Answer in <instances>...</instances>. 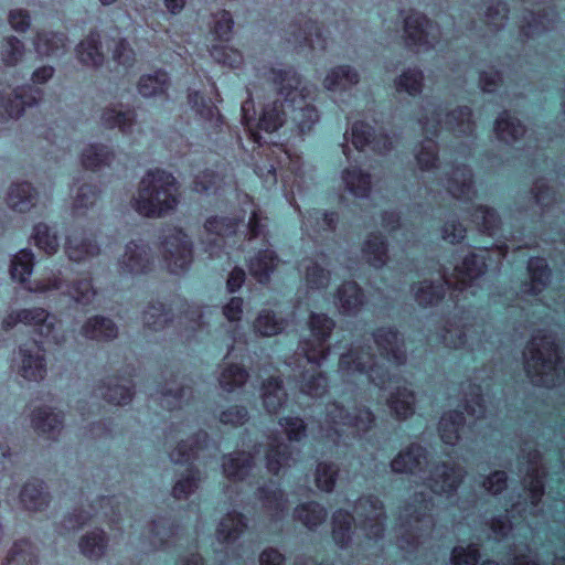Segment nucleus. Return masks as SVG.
I'll list each match as a JSON object with an SVG mask.
<instances>
[{
    "mask_svg": "<svg viewBox=\"0 0 565 565\" xmlns=\"http://www.w3.org/2000/svg\"><path fill=\"white\" fill-rule=\"evenodd\" d=\"M270 81L276 87L279 95L285 97L284 100L276 99L266 104L262 110L259 118H256V109L252 96L242 103L241 116L242 125L248 132V138L253 142V170L254 173L265 182H277V164L278 159L275 156L277 145H268L260 131L273 134L284 126L286 122L285 106L292 107L296 110V97H300V102L305 103V95L299 87L302 84V77L292 66L287 68L270 67Z\"/></svg>",
    "mask_w": 565,
    "mask_h": 565,
    "instance_id": "obj_1",
    "label": "nucleus"
},
{
    "mask_svg": "<svg viewBox=\"0 0 565 565\" xmlns=\"http://www.w3.org/2000/svg\"><path fill=\"white\" fill-rule=\"evenodd\" d=\"M179 196V185L174 175L156 168L148 170L142 177L132 206L141 216L159 218L177 209Z\"/></svg>",
    "mask_w": 565,
    "mask_h": 565,
    "instance_id": "obj_2",
    "label": "nucleus"
},
{
    "mask_svg": "<svg viewBox=\"0 0 565 565\" xmlns=\"http://www.w3.org/2000/svg\"><path fill=\"white\" fill-rule=\"evenodd\" d=\"M526 350L531 358V361H527L524 365L526 376L535 385H546L547 380L544 369L551 371L558 367L562 360L559 343L551 334L541 332L526 344Z\"/></svg>",
    "mask_w": 565,
    "mask_h": 565,
    "instance_id": "obj_3",
    "label": "nucleus"
},
{
    "mask_svg": "<svg viewBox=\"0 0 565 565\" xmlns=\"http://www.w3.org/2000/svg\"><path fill=\"white\" fill-rule=\"evenodd\" d=\"M307 327L310 337L299 341V349L308 363L320 366L329 354L327 343L335 328V321L327 313L311 311Z\"/></svg>",
    "mask_w": 565,
    "mask_h": 565,
    "instance_id": "obj_4",
    "label": "nucleus"
},
{
    "mask_svg": "<svg viewBox=\"0 0 565 565\" xmlns=\"http://www.w3.org/2000/svg\"><path fill=\"white\" fill-rule=\"evenodd\" d=\"M162 262L174 275L186 273L193 263V244L186 232L174 226L162 239Z\"/></svg>",
    "mask_w": 565,
    "mask_h": 565,
    "instance_id": "obj_5",
    "label": "nucleus"
},
{
    "mask_svg": "<svg viewBox=\"0 0 565 565\" xmlns=\"http://www.w3.org/2000/svg\"><path fill=\"white\" fill-rule=\"evenodd\" d=\"M343 373L367 375L373 377L379 387H384L392 380L387 367L373 362V354L362 347L350 348L341 353L338 361Z\"/></svg>",
    "mask_w": 565,
    "mask_h": 565,
    "instance_id": "obj_6",
    "label": "nucleus"
},
{
    "mask_svg": "<svg viewBox=\"0 0 565 565\" xmlns=\"http://www.w3.org/2000/svg\"><path fill=\"white\" fill-rule=\"evenodd\" d=\"M327 417L334 424L352 428L361 434L370 433L376 425V416L366 405H359L350 412L341 402L327 404Z\"/></svg>",
    "mask_w": 565,
    "mask_h": 565,
    "instance_id": "obj_7",
    "label": "nucleus"
},
{
    "mask_svg": "<svg viewBox=\"0 0 565 565\" xmlns=\"http://www.w3.org/2000/svg\"><path fill=\"white\" fill-rule=\"evenodd\" d=\"M463 479L465 472L457 463L439 461L431 468L426 486L433 493L451 499L457 495Z\"/></svg>",
    "mask_w": 565,
    "mask_h": 565,
    "instance_id": "obj_8",
    "label": "nucleus"
},
{
    "mask_svg": "<svg viewBox=\"0 0 565 565\" xmlns=\"http://www.w3.org/2000/svg\"><path fill=\"white\" fill-rule=\"evenodd\" d=\"M34 254L31 249L23 248L19 250L11 260V278L23 285V287L31 292H45L60 289L61 279L57 277L47 281L30 280L34 267Z\"/></svg>",
    "mask_w": 565,
    "mask_h": 565,
    "instance_id": "obj_9",
    "label": "nucleus"
},
{
    "mask_svg": "<svg viewBox=\"0 0 565 565\" xmlns=\"http://www.w3.org/2000/svg\"><path fill=\"white\" fill-rule=\"evenodd\" d=\"M19 374L29 382H40L47 373L45 348L42 341L26 340L19 347Z\"/></svg>",
    "mask_w": 565,
    "mask_h": 565,
    "instance_id": "obj_10",
    "label": "nucleus"
},
{
    "mask_svg": "<svg viewBox=\"0 0 565 565\" xmlns=\"http://www.w3.org/2000/svg\"><path fill=\"white\" fill-rule=\"evenodd\" d=\"M374 343L383 359L399 367L407 361V353L401 332L394 326H381L372 331Z\"/></svg>",
    "mask_w": 565,
    "mask_h": 565,
    "instance_id": "obj_11",
    "label": "nucleus"
},
{
    "mask_svg": "<svg viewBox=\"0 0 565 565\" xmlns=\"http://www.w3.org/2000/svg\"><path fill=\"white\" fill-rule=\"evenodd\" d=\"M42 96V89L25 84L17 86L9 95L0 93V121L20 118L25 108L39 104Z\"/></svg>",
    "mask_w": 565,
    "mask_h": 565,
    "instance_id": "obj_12",
    "label": "nucleus"
},
{
    "mask_svg": "<svg viewBox=\"0 0 565 565\" xmlns=\"http://www.w3.org/2000/svg\"><path fill=\"white\" fill-rule=\"evenodd\" d=\"M488 250L483 249L482 253L476 250L468 252L461 262L455 266L457 276V289L463 290L472 287L481 279L488 271Z\"/></svg>",
    "mask_w": 565,
    "mask_h": 565,
    "instance_id": "obj_13",
    "label": "nucleus"
},
{
    "mask_svg": "<svg viewBox=\"0 0 565 565\" xmlns=\"http://www.w3.org/2000/svg\"><path fill=\"white\" fill-rule=\"evenodd\" d=\"M118 263L124 273L136 277L147 276L154 269V258L150 248L135 241L126 245Z\"/></svg>",
    "mask_w": 565,
    "mask_h": 565,
    "instance_id": "obj_14",
    "label": "nucleus"
},
{
    "mask_svg": "<svg viewBox=\"0 0 565 565\" xmlns=\"http://www.w3.org/2000/svg\"><path fill=\"white\" fill-rule=\"evenodd\" d=\"M428 451L424 446L411 443L393 457L390 466L395 473L416 476L425 472Z\"/></svg>",
    "mask_w": 565,
    "mask_h": 565,
    "instance_id": "obj_15",
    "label": "nucleus"
},
{
    "mask_svg": "<svg viewBox=\"0 0 565 565\" xmlns=\"http://www.w3.org/2000/svg\"><path fill=\"white\" fill-rule=\"evenodd\" d=\"M447 289H457V285L447 279H424L412 285L414 300L423 309H431L441 305L446 298Z\"/></svg>",
    "mask_w": 565,
    "mask_h": 565,
    "instance_id": "obj_16",
    "label": "nucleus"
},
{
    "mask_svg": "<svg viewBox=\"0 0 565 565\" xmlns=\"http://www.w3.org/2000/svg\"><path fill=\"white\" fill-rule=\"evenodd\" d=\"M188 103L212 130V134L218 135L223 131L226 125L225 118L210 97H206L200 90H191L188 94Z\"/></svg>",
    "mask_w": 565,
    "mask_h": 565,
    "instance_id": "obj_17",
    "label": "nucleus"
},
{
    "mask_svg": "<svg viewBox=\"0 0 565 565\" xmlns=\"http://www.w3.org/2000/svg\"><path fill=\"white\" fill-rule=\"evenodd\" d=\"M434 25L435 22L425 13L411 10L403 21L406 44L416 47L430 46L428 40L429 29Z\"/></svg>",
    "mask_w": 565,
    "mask_h": 565,
    "instance_id": "obj_18",
    "label": "nucleus"
},
{
    "mask_svg": "<svg viewBox=\"0 0 565 565\" xmlns=\"http://www.w3.org/2000/svg\"><path fill=\"white\" fill-rule=\"evenodd\" d=\"M63 411L54 412L51 407L39 406L31 413V424L39 436L55 439L64 427Z\"/></svg>",
    "mask_w": 565,
    "mask_h": 565,
    "instance_id": "obj_19",
    "label": "nucleus"
},
{
    "mask_svg": "<svg viewBox=\"0 0 565 565\" xmlns=\"http://www.w3.org/2000/svg\"><path fill=\"white\" fill-rule=\"evenodd\" d=\"M280 258L278 254L270 248H259L247 260L249 274L260 285H268L271 276L278 268Z\"/></svg>",
    "mask_w": 565,
    "mask_h": 565,
    "instance_id": "obj_20",
    "label": "nucleus"
},
{
    "mask_svg": "<svg viewBox=\"0 0 565 565\" xmlns=\"http://www.w3.org/2000/svg\"><path fill=\"white\" fill-rule=\"evenodd\" d=\"M19 499L25 510L43 512L50 507L52 497L43 480L32 478L23 483Z\"/></svg>",
    "mask_w": 565,
    "mask_h": 565,
    "instance_id": "obj_21",
    "label": "nucleus"
},
{
    "mask_svg": "<svg viewBox=\"0 0 565 565\" xmlns=\"http://www.w3.org/2000/svg\"><path fill=\"white\" fill-rule=\"evenodd\" d=\"M361 252L369 265L375 269H383L390 260V244L386 236L380 231L366 235L362 242Z\"/></svg>",
    "mask_w": 565,
    "mask_h": 565,
    "instance_id": "obj_22",
    "label": "nucleus"
},
{
    "mask_svg": "<svg viewBox=\"0 0 565 565\" xmlns=\"http://www.w3.org/2000/svg\"><path fill=\"white\" fill-rule=\"evenodd\" d=\"M119 376L111 375L100 380L96 388L102 393V397L110 405L126 406L135 397V385L132 380H128V385L118 383Z\"/></svg>",
    "mask_w": 565,
    "mask_h": 565,
    "instance_id": "obj_23",
    "label": "nucleus"
},
{
    "mask_svg": "<svg viewBox=\"0 0 565 565\" xmlns=\"http://www.w3.org/2000/svg\"><path fill=\"white\" fill-rule=\"evenodd\" d=\"M526 271L530 280L522 282V290L530 296L536 297L548 286L552 278V269L545 258L536 256L529 259Z\"/></svg>",
    "mask_w": 565,
    "mask_h": 565,
    "instance_id": "obj_24",
    "label": "nucleus"
},
{
    "mask_svg": "<svg viewBox=\"0 0 565 565\" xmlns=\"http://www.w3.org/2000/svg\"><path fill=\"white\" fill-rule=\"evenodd\" d=\"M466 426L465 412L458 408L445 412L437 426L441 443L446 446H455L461 439V433Z\"/></svg>",
    "mask_w": 565,
    "mask_h": 565,
    "instance_id": "obj_25",
    "label": "nucleus"
},
{
    "mask_svg": "<svg viewBox=\"0 0 565 565\" xmlns=\"http://www.w3.org/2000/svg\"><path fill=\"white\" fill-rule=\"evenodd\" d=\"M79 333L87 340L110 342L118 337V327L113 319L95 315L85 320Z\"/></svg>",
    "mask_w": 565,
    "mask_h": 565,
    "instance_id": "obj_26",
    "label": "nucleus"
},
{
    "mask_svg": "<svg viewBox=\"0 0 565 565\" xmlns=\"http://www.w3.org/2000/svg\"><path fill=\"white\" fill-rule=\"evenodd\" d=\"M493 131L499 141L513 143L524 137L526 127L510 110L504 109L493 120Z\"/></svg>",
    "mask_w": 565,
    "mask_h": 565,
    "instance_id": "obj_27",
    "label": "nucleus"
},
{
    "mask_svg": "<svg viewBox=\"0 0 565 565\" xmlns=\"http://www.w3.org/2000/svg\"><path fill=\"white\" fill-rule=\"evenodd\" d=\"M386 405L392 416L404 422L413 417L416 412V396L407 386H397L386 398Z\"/></svg>",
    "mask_w": 565,
    "mask_h": 565,
    "instance_id": "obj_28",
    "label": "nucleus"
},
{
    "mask_svg": "<svg viewBox=\"0 0 565 565\" xmlns=\"http://www.w3.org/2000/svg\"><path fill=\"white\" fill-rule=\"evenodd\" d=\"M335 300L345 316H355L365 303V294L355 280H344L335 290Z\"/></svg>",
    "mask_w": 565,
    "mask_h": 565,
    "instance_id": "obj_29",
    "label": "nucleus"
},
{
    "mask_svg": "<svg viewBox=\"0 0 565 565\" xmlns=\"http://www.w3.org/2000/svg\"><path fill=\"white\" fill-rule=\"evenodd\" d=\"M360 82L359 72L348 64H341L331 67L323 81L322 85L328 92H348Z\"/></svg>",
    "mask_w": 565,
    "mask_h": 565,
    "instance_id": "obj_30",
    "label": "nucleus"
},
{
    "mask_svg": "<svg viewBox=\"0 0 565 565\" xmlns=\"http://www.w3.org/2000/svg\"><path fill=\"white\" fill-rule=\"evenodd\" d=\"M76 56L82 65L100 67L104 64L105 56L102 50L100 34L97 30H92L82 39L75 47Z\"/></svg>",
    "mask_w": 565,
    "mask_h": 565,
    "instance_id": "obj_31",
    "label": "nucleus"
},
{
    "mask_svg": "<svg viewBox=\"0 0 565 565\" xmlns=\"http://www.w3.org/2000/svg\"><path fill=\"white\" fill-rule=\"evenodd\" d=\"M292 516L308 531L315 532L327 521L328 510L320 502L310 500L297 504Z\"/></svg>",
    "mask_w": 565,
    "mask_h": 565,
    "instance_id": "obj_32",
    "label": "nucleus"
},
{
    "mask_svg": "<svg viewBox=\"0 0 565 565\" xmlns=\"http://www.w3.org/2000/svg\"><path fill=\"white\" fill-rule=\"evenodd\" d=\"M292 35L300 47L313 50L317 46L321 51L327 49L328 36L323 25L317 20L307 19Z\"/></svg>",
    "mask_w": 565,
    "mask_h": 565,
    "instance_id": "obj_33",
    "label": "nucleus"
},
{
    "mask_svg": "<svg viewBox=\"0 0 565 565\" xmlns=\"http://www.w3.org/2000/svg\"><path fill=\"white\" fill-rule=\"evenodd\" d=\"M170 76L162 68L156 70L152 74H143L137 83L138 93L145 98L168 97L170 88Z\"/></svg>",
    "mask_w": 565,
    "mask_h": 565,
    "instance_id": "obj_34",
    "label": "nucleus"
},
{
    "mask_svg": "<svg viewBox=\"0 0 565 565\" xmlns=\"http://www.w3.org/2000/svg\"><path fill=\"white\" fill-rule=\"evenodd\" d=\"M265 449L264 461L265 468L273 477H280L285 466L291 458V449L288 444L279 440L274 436Z\"/></svg>",
    "mask_w": 565,
    "mask_h": 565,
    "instance_id": "obj_35",
    "label": "nucleus"
},
{
    "mask_svg": "<svg viewBox=\"0 0 565 565\" xmlns=\"http://www.w3.org/2000/svg\"><path fill=\"white\" fill-rule=\"evenodd\" d=\"M248 522L244 513L232 510L227 512L216 526V536L222 543L235 542L247 530Z\"/></svg>",
    "mask_w": 565,
    "mask_h": 565,
    "instance_id": "obj_36",
    "label": "nucleus"
},
{
    "mask_svg": "<svg viewBox=\"0 0 565 565\" xmlns=\"http://www.w3.org/2000/svg\"><path fill=\"white\" fill-rule=\"evenodd\" d=\"M354 518L345 509H338L331 519V536L334 544L340 548H347L352 541Z\"/></svg>",
    "mask_w": 565,
    "mask_h": 565,
    "instance_id": "obj_37",
    "label": "nucleus"
},
{
    "mask_svg": "<svg viewBox=\"0 0 565 565\" xmlns=\"http://www.w3.org/2000/svg\"><path fill=\"white\" fill-rule=\"evenodd\" d=\"M115 153L113 149L103 143H90L81 152V163L85 170L97 172L102 168L110 167Z\"/></svg>",
    "mask_w": 565,
    "mask_h": 565,
    "instance_id": "obj_38",
    "label": "nucleus"
},
{
    "mask_svg": "<svg viewBox=\"0 0 565 565\" xmlns=\"http://www.w3.org/2000/svg\"><path fill=\"white\" fill-rule=\"evenodd\" d=\"M223 473L230 481H244L254 466L253 456L241 451L236 455H223Z\"/></svg>",
    "mask_w": 565,
    "mask_h": 565,
    "instance_id": "obj_39",
    "label": "nucleus"
},
{
    "mask_svg": "<svg viewBox=\"0 0 565 565\" xmlns=\"http://www.w3.org/2000/svg\"><path fill=\"white\" fill-rule=\"evenodd\" d=\"M341 178L347 190L358 199H366L372 191V178L360 167H350L342 170Z\"/></svg>",
    "mask_w": 565,
    "mask_h": 565,
    "instance_id": "obj_40",
    "label": "nucleus"
},
{
    "mask_svg": "<svg viewBox=\"0 0 565 565\" xmlns=\"http://www.w3.org/2000/svg\"><path fill=\"white\" fill-rule=\"evenodd\" d=\"M17 312L20 323L34 327L40 335L49 338L54 331L55 323L46 309L41 307H33L20 309L17 310Z\"/></svg>",
    "mask_w": 565,
    "mask_h": 565,
    "instance_id": "obj_41",
    "label": "nucleus"
},
{
    "mask_svg": "<svg viewBox=\"0 0 565 565\" xmlns=\"http://www.w3.org/2000/svg\"><path fill=\"white\" fill-rule=\"evenodd\" d=\"M38 192L30 182L14 183L8 192V205L15 212L25 213L35 206Z\"/></svg>",
    "mask_w": 565,
    "mask_h": 565,
    "instance_id": "obj_42",
    "label": "nucleus"
},
{
    "mask_svg": "<svg viewBox=\"0 0 565 565\" xmlns=\"http://www.w3.org/2000/svg\"><path fill=\"white\" fill-rule=\"evenodd\" d=\"M137 113L134 108L117 110L115 107H105L100 114V121L106 129H119L124 135L130 134L136 125Z\"/></svg>",
    "mask_w": 565,
    "mask_h": 565,
    "instance_id": "obj_43",
    "label": "nucleus"
},
{
    "mask_svg": "<svg viewBox=\"0 0 565 565\" xmlns=\"http://www.w3.org/2000/svg\"><path fill=\"white\" fill-rule=\"evenodd\" d=\"M100 247L94 237L78 238L70 235L65 241V253L70 260L81 263L89 257L97 256Z\"/></svg>",
    "mask_w": 565,
    "mask_h": 565,
    "instance_id": "obj_44",
    "label": "nucleus"
},
{
    "mask_svg": "<svg viewBox=\"0 0 565 565\" xmlns=\"http://www.w3.org/2000/svg\"><path fill=\"white\" fill-rule=\"evenodd\" d=\"M81 553L90 561L100 559L108 548V536L102 529L87 532L78 541Z\"/></svg>",
    "mask_w": 565,
    "mask_h": 565,
    "instance_id": "obj_45",
    "label": "nucleus"
},
{
    "mask_svg": "<svg viewBox=\"0 0 565 565\" xmlns=\"http://www.w3.org/2000/svg\"><path fill=\"white\" fill-rule=\"evenodd\" d=\"M253 330L255 333L264 338H270L280 334L286 321L271 309H262L253 321Z\"/></svg>",
    "mask_w": 565,
    "mask_h": 565,
    "instance_id": "obj_46",
    "label": "nucleus"
},
{
    "mask_svg": "<svg viewBox=\"0 0 565 565\" xmlns=\"http://www.w3.org/2000/svg\"><path fill=\"white\" fill-rule=\"evenodd\" d=\"M425 76L420 67H408L395 79L394 86L398 93H405L411 97H418L424 89Z\"/></svg>",
    "mask_w": 565,
    "mask_h": 565,
    "instance_id": "obj_47",
    "label": "nucleus"
},
{
    "mask_svg": "<svg viewBox=\"0 0 565 565\" xmlns=\"http://www.w3.org/2000/svg\"><path fill=\"white\" fill-rule=\"evenodd\" d=\"M143 324L151 331H161L172 321L171 309L162 301H150L142 312Z\"/></svg>",
    "mask_w": 565,
    "mask_h": 565,
    "instance_id": "obj_48",
    "label": "nucleus"
},
{
    "mask_svg": "<svg viewBox=\"0 0 565 565\" xmlns=\"http://www.w3.org/2000/svg\"><path fill=\"white\" fill-rule=\"evenodd\" d=\"M329 381L324 372L303 371L299 375L300 393L312 398H322L328 392Z\"/></svg>",
    "mask_w": 565,
    "mask_h": 565,
    "instance_id": "obj_49",
    "label": "nucleus"
},
{
    "mask_svg": "<svg viewBox=\"0 0 565 565\" xmlns=\"http://www.w3.org/2000/svg\"><path fill=\"white\" fill-rule=\"evenodd\" d=\"M269 482L275 484V487L271 488L268 484L259 486L255 490V495L266 509L274 511L276 514H279L286 509L287 497L279 484L273 480H269Z\"/></svg>",
    "mask_w": 565,
    "mask_h": 565,
    "instance_id": "obj_50",
    "label": "nucleus"
},
{
    "mask_svg": "<svg viewBox=\"0 0 565 565\" xmlns=\"http://www.w3.org/2000/svg\"><path fill=\"white\" fill-rule=\"evenodd\" d=\"M67 36L63 32L38 31L34 36L35 49L47 56L56 55L65 49Z\"/></svg>",
    "mask_w": 565,
    "mask_h": 565,
    "instance_id": "obj_51",
    "label": "nucleus"
},
{
    "mask_svg": "<svg viewBox=\"0 0 565 565\" xmlns=\"http://www.w3.org/2000/svg\"><path fill=\"white\" fill-rule=\"evenodd\" d=\"M201 481L200 470L195 465L186 467L181 478L178 479L171 490V494L177 500H186L199 487Z\"/></svg>",
    "mask_w": 565,
    "mask_h": 565,
    "instance_id": "obj_52",
    "label": "nucleus"
},
{
    "mask_svg": "<svg viewBox=\"0 0 565 565\" xmlns=\"http://www.w3.org/2000/svg\"><path fill=\"white\" fill-rule=\"evenodd\" d=\"M248 371L237 363H230L221 371L220 386L226 393H233L236 388L243 387L248 380Z\"/></svg>",
    "mask_w": 565,
    "mask_h": 565,
    "instance_id": "obj_53",
    "label": "nucleus"
},
{
    "mask_svg": "<svg viewBox=\"0 0 565 565\" xmlns=\"http://www.w3.org/2000/svg\"><path fill=\"white\" fill-rule=\"evenodd\" d=\"M471 216L479 220L480 231L488 236H494L501 228V217L491 206L478 204L473 207Z\"/></svg>",
    "mask_w": 565,
    "mask_h": 565,
    "instance_id": "obj_54",
    "label": "nucleus"
},
{
    "mask_svg": "<svg viewBox=\"0 0 565 565\" xmlns=\"http://www.w3.org/2000/svg\"><path fill=\"white\" fill-rule=\"evenodd\" d=\"M38 556L29 540H18L13 543L3 565H36Z\"/></svg>",
    "mask_w": 565,
    "mask_h": 565,
    "instance_id": "obj_55",
    "label": "nucleus"
},
{
    "mask_svg": "<svg viewBox=\"0 0 565 565\" xmlns=\"http://www.w3.org/2000/svg\"><path fill=\"white\" fill-rule=\"evenodd\" d=\"M339 468L332 461H320L315 471V483L317 488L326 493H331L337 484Z\"/></svg>",
    "mask_w": 565,
    "mask_h": 565,
    "instance_id": "obj_56",
    "label": "nucleus"
},
{
    "mask_svg": "<svg viewBox=\"0 0 565 565\" xmlns=\"http://www.w3.org/2000/svg\"><path fill=\"white\" fill-rule=\"evenodd\" d=\"M32 237L35 246L47 255L55 254L60 247L57 234L46 223H36L33 226Z\"/></svg>",
    "mask_w": 565,
    "mask_h": 565,
    "instance_id": "obj_57",
    "label": "nucleus"
},
{
    "mask_svg": "<svg viewBox=\"0 0 565 565\" xmlns=\"http://www.w3.org/2000/svg\"><path fill=\"white\" fill-rule=\"evenodd\" d=\"M243 220L244 217L213 215L205 220L204 228L207 233L218 236H232L236 233Z\"/></svg>",
    "mask_w": 565,
    "mask_h": 565,
    "instance_id": "obj_58",
    "label": "nucleus"
},
{
    "mask_svg": "<svg viewBox=\"0 0 565 565\" xmlns=\"http://www.w3.org/2000/svg\"><path fill=\"white\" fill-rule=\"evenodd\" d=\"M210 53L217 63L232 70L239 68L244 62L242 52L226 44L212 45Z\"/></svg>",
    "mask_w": 565,
    "mask_h": 565,
    "instance_id": "obj_59",
    "label": "nucleus"
},
{
    "mask_svg": "<svg viewBox=\"0 0 565 565\" xmlns=\"http://www.w3.org/2000/svg\"><path fill=\"white\" fill-rule=\"evenodd\" d=\"M24 55V44L14 35L3 38L1 42V60L8 67L15 66Z\"/></svg>",
    "mask_w": 565,
    "mask_h": 565,
    "instance_id": "obj_60",
    "label": "nucleus"
},
{
    "mask_svg": "<svg viewBox=\"0 0 565 565\" xmlns=\"http://www.w3.org/2000/svg\"><path fill=\"white\" fill-rule=\"evenodd\" d=\"M278 425L284 429L287 439L291 443H300L307 436V424L300 416H282L278 418Z\"/></svg>",
    "mask_w": 565,
    "mask_h": 565,
    "instance_id": "obj_61",
    "label": "nucleus"
},
{
    "mask_svg": "<svg viewBox=\"0 0 565 565\" xmlns=\"http://www.w3.org/2000/svg\"><path fill=\"white\" fill-rule=\"evenodd\" d=\"M480 559V548L473 543H470L467 546L456 545L450 552L451 565H478Z\"/></svg>",
    "mask_w": 565,
    "mask_h": 565,
    "instance_id": "obj_62",
    "label": "nucleus"
},
{
    "mask_svg": "<svg viewBox=\"0 0 565 565\" xmlns=\"http://www.w3.org/2000/svg\"><path fill=\"white\" fill-rule=\"evenodd\" d=\"M234 19L230 11L223 9L215 14L211 33L220 42H230L233 34Z\"/></svg>",
    "mask_w": 565,
    "mask_h": 565,
    "instance_id": "obj_63",
    "label": "nucleus"
},
{
    "mask_svg": "<svg viewBox=\"0 0 565 565\" xmlns=\"http://www.w3.org/2000/svg\"><path fill=\"white\" fill-rule=\"evenodd\" d=\"M294 120L300 135L309 134L319 120V111L316 106L305 104L296 113Z\"/></svg>",
    "mask_w": 565,
    "mask_h": 565,
    "instance_id": "obj_64",
    "label": "nucleus"
}]
</instances>
